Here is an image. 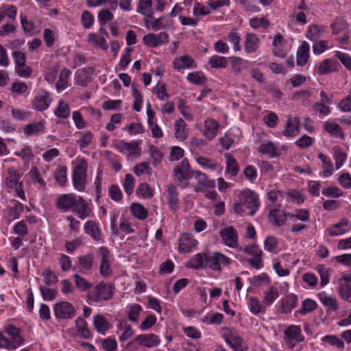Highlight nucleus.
Returning a JSON list of instances; mask_svg holds the SVG:
<instances>
[{
  "label": "nucleus",
  "mask_w": 351,
  "mask_h": 351,
  "mask_svg": "<svg viewBox=\"0 0 351 351\" xmlns=\"http://www.w3.org/2000/svg\"><path fill=\"white\" fill-rule=\"evenodd\" d=\"M337 291L343 300L351 302V286L341 284L338 287Z\"/></svg>",
  "instance_id": "864d4df0"
},
{
  "label": "nucleus",
  "mask_w": 351,
  "mask_h": 351,
  "mask_svg": "<svg viewBox=\"0 0 351 351\" xmlns=\"http://www.w3.org/2000/svg\"><path fill=\"white\" fill-rule=\"evenodd\" d=\"M349 221L346 219H342L339 223H337L328 228V233L330 236L335 237L343 234L347 232L345 227L348 226Z\"/></svg>",
  "instance_id": "a878e982"
},
{
  "label": "nucleus",
  "mask_w": 351,
  "mask_h": 351,
  "mask_svg": "<svg viewBox=\"0 0 351 351\" xmlns=\"http://www.w3.org/2000/svg\"><path fill=\"white\" fill-rule=\"evenodd\" d=\"M53 311L57 318L63 319L73 318L76 313L74 306L68 302H61L56 304Z\"/></svg>",
  "instance_id": "0eeeda50"
},
{
  "label": "nucleus",
  "mask_w": 351,
  "mask_h": 351,
  "mask_svg": "<svg viewBox=\"0 0 351 351\" xmlns=\"http://www.w3.org/2000/svg\"><path fill=\"white\" fill-rule=\"evenodd\" d=\"M166 4L165 0H139L136 11L145 16L152 18L154 10L162 12Z\"/></svg>",
  "instance_id": "7ed1b4c3"
},
{
  "label": "nucleus",
  "mask_w": 351,
  "mask_h": 351,
  "mask_svg": "<svg viewBox=\"0 0 351 351\" xmlns=\"http://www.w3.org/2000/svg\"><path fill=\"white\" fill-rule=\"evenodd\" d=\"M322 341L323 342L328 343L331 346L340 349H343L344 348V343L343 341L335 335H326L322 339Z\"/></svg>",
  "instance_id": "5fc2aeb1"
},
{
  "label": "nucleus",
  "mask_w": 351,
  "mask_h": 351,
  "mask_svg": "<svg viewBox=\"0 0 351 351\" xmlns=\"http://www.w3.org/2000/svg\"><path fill=\"white\" fill-rule=\"evenodd\" d=\"M324 128L325 130L331 135L340 137L341 138L344 137L341 128L337 123L327 121L325 123Z\"/></svg>",
  "instance_id": "ea45409f"
},
{
  "label": "nucleus",
  "mask_w": 351,
  "mask_h": 351,
  "mask_svg": "<svg viewBox=\"0 0 351 351\" xmlns=\"http://www.w3.org/2000/svg\"><path fill=\"white\" fill-rule=\"evenodd\" d=\"M44 128L45 126L43 121L29 123L24 128V132L27 135H32L43 131Z\"/></svg>",
  "instance_id": "c03bdc74"
},
{
  "label": "nucleus",
  "mask_w": 351,
  "mask_h": 351,
  "mask_svg": "<svg viewBox=\"0 0 351 351\" xmlns=\"http://www.w3.org/2000/svg\"><path fill=\"white\" fill-rule=\"evenodd\" d=\"M300 121L299 118L289 117L287 123L283 131V135L291 137L299 134V127Z\"/></svg>",
  "instance_id": "4468645a"
},
{
  "label": "nucleus",
  "mask_w": 351,
  "mask_h": 351,
  "mask_svg": "<svg viewBox=\"0 0 351 351\" xmlns=\"http://www.w3.org/2000/svg\"><path fill=\"white\" fill-rule=\"evenodd\" d=\"M208 63L212 68L219 69L226 68L228 62L224 57L214 56L210 58Z\"/></svg>",
  "instance_id": "37998d69"
},
{
  "label": "nucleus",
  "mask_w": 351,
  "mask_h": 351,
  "mask_svg": "<svg viewBox=\"0 0 351 351\" xmlns=\"http://www.w3.org/2000/svg\"><path fill=\"white\" fill-rule=\"evenodd\" d=\"M136 193L144 198H151L154 195L153 191L147 183H141L136 189Z\"/></svg>",
  "instance_id": "603ef678"
},
{
  "label": "nucleus",
  "mask_w": 351,
  "mask_h": 351,
  "mask_svg": "<svg viewBox=\"0 0 351 351\" xmlns=\"http://www.w3.org/2000/svg\"><path fill=\"white\" fill-rule=\"evenodd\" d=\"M51 101L49 93L46 90H40L34 97L33 108L38 111L45 110L49 108Z\"/></svg>",
  "instance_id": "9d476101"
},
{
  "label": "nucleus",
  "mask_w": 351,
  "mask_h": 351,
  "mask_svg": "<svg viewBox=\"0 0 351 351\" xmlns=\"http://www.w3.org/2000/svg\"><path fill=\"white\" fill-rule=\"evenodd\" d=\"M228 40L234 45V49L237 51L241 50V46L239 45L240 43V36L236 32L235 29H232L228 36Z\"/></svg>",
  "instance_id": "e2e57ef3"
},
{
  "label": "nucleus",
  "mask_w": 351,
  "mask_h": 351,
  "mask_svg": "<svg viewBox=\"0 0 351 351\" xmlns=\"http://www.w3.org/2000/svg\"><path fill=\"white\" fill-rule=\"evenodd\" d=\"M309 49L308 44L304 41L297 52V64L298 66H304L306 64L309 57Z\"/></svg>",
  "instance_id": "5701e85b"
},
{
  "label": "nucleus",
  "mask_w": 351,
  "mask_h": 351,
  "mask_svg": "<svg viewBox=\"0 0 351 351\" xmlns=\"http://www.w3.org/2000/svg\"><path fill=\"white\" fill-rule=\"evenodd\" d=\"M88 164L85 159H79L74 167L72 180L74 188L78 191H83L86 185Z\"/></svg>",
  "instance_id": "f257e3e1"
},
{
  "label": "nucleus",
  "mask_w": 351,
  "mask_h": 351,
  "mask_svg": "<svg viewBox=\"0 0 351 351\" xmlns=\"http://www.w3.org/2000/svg\"><path fill=\"white\" fill-rule=\"evenodd\" d=\"M76 197L72 193L61 195L56 200L57 208L64 212L71 210Z\"/></svg>",
  "instance_id": "ddd939ff"
},
{
  "label": "nucleus",
  "mask_w": 351,
  "mask_h": 351,
  "mask_svg": "<svg viewBox=\"0 0 351 351\" xmlns=\"http://www.w3.org/2000/svg\"><path fill=\"white\" fill-rule=\"evenodd\" d=\"M71 210L80 219H84L91 215V209L88 204L81 196L76 197Z\"/></svg>",
  "instance_id": "1a4fd4ad"
},
{
  "label": "nucleus",
  "mask_w": 351,
  "mask_h": 351,
  "mask_svg": "<svg viewBox=\"0 0 351 351\" xmlns=\"http://www.w3.org/2000/svg\"><path fill=\"white\" fill-rule=\"evenodd\" d=\"M70 75V71L67 69H64L60 73L59 80L56 84L58 89H64L67 86L68 79Z\"/></svg>",
  "instance_id": "3c124183"
},
{
  "label": "nucleus",
  "mask_w": 351,
  "mask_h": 351,
  "mask_svg": "<svg viewBox=\"0 0 351 351\" xmlns=\"http://www.w3.org/2000/svg\"><path fill=\"white\" fill-rule=\"evenodd\" d=\"M193 63V60L189 56H181L173 61L174 68L177 70L192 68Z\"/></svg>",
  "instance_id": "bb28decb"
},
{
  "label": "nucleus",
  "mask_w": 351,
  "mask_h": 351,
  "mask_svg": "<svg viewBox=\"0 0 351 351\" xmlns=\"http://www.w3.org/2000/svg\"><path fill=\"white\" fill-rule=\"evenodd\" d=\"M174 180L178 185L185 188L189 185V180L191 178L192 174L189 171H182L180 168H175L173 170Z\"/></svg>",
  "instance_id": "a211bd4d"
},
{
  "label": "nucleus",
  "mask_w": 351,
  "mask_h": 351,
  "mask_svg": "<svg viewBox=\"0 0 351 351\" xmlns=\"http://www.w3.org/2000/svg\"><path fill=\"white\" fill-rule=\"evenodd\" d=\"M93 325L96 330L103 335L109 329V323L107 319L99 314L94 317Z\"/></svg>",
  "instance_id": "c85d7f7f"
},
{
  "label": "nucleus",
  "mask_w": 351,
  "mask_h": 351,
  "mask_svg": "<svg viewBox=\"0 0 351 351\" xmlns=\"http://www.w3.org/2000/svg\"><path fill=\"white\" fill-rule=\"evenodd\" d=\"M206 261H208V267L213 270H221V264L227 266L231 263V260L220 252L207 254Z\"/></svg>",
  "instance_id": "6e6552de"
},
{
  "label": "nucleus",
  "mask_w": 351,
  "mask_h": 351,
  "mask_svg": "<svg viewBox=\"0 0 351 351\" xmlns=\"http://www.w3.org/2000/svg\"><path fill=\"white\" fill-rule=\"evenodd\" d=\"M318 297L321 302L326 307L331 308L333 311H336L339 308L337 299L330 295H327L326 293H320Z\"/></svg>",
  "instance_id": "7c9ffc66"
},
{
  "label": "nucleus",
  "mask_w": 351,
  "mask_h": 351,
  "mask_svg": "<svg viewBox=\"0 0 351 351\" xmlns=\"http://www.w3.org/2000/svg\"><path fill=\"white\" fill-rule=\"evenodd\" d=\"M88 41L91 44H95V46L100 47L103 50H106L108 48V45L104 38H97V35L90 33L88 36Z\"/></svg>",
  "instance_id": "a18cd8bd"
},
{
  "label": "nucleus",
  "mask_w": 351,
  "mask_h": 351,
  "mask_svg": "<svg viewBox=\"0 0 351 351\" xmlns=\"http://www.w3.org/2000/svg\"><path fill=\"white\" fill-rule=\"evenodd\" d=\"M219 235L226 245L230 247H235L237 245L238 235L233 227L230 226L221 230Z\"/></svg>",
  "instance_id": "9b49d317"
},
{
  "label": "nucleus",
  "mask_w": 351,
  "mask_h": 351,
  "mask_svg": "<svg viewBox=\"0 0 351 351\" xmlns=\"http://www.w3.org/2000/svg\"><path fill=\"white\" fill-rule=\"evenodd\" d=\"M258 152L263 154H268L270 157L274 158L279 155L278 148L272 142L261 144L258 148Z\"/></svg>",
  "instance_id": "473e14b6"
},
{
  "label": "nucleus",
  "mask_w": 351,
  "mask_h": 351,
  "mask_svg": "<svg viewBox=\"0 0 351 351\" xmlns=\"http://www.w3.org/2000/svg\"><path fill=\"white\" fill-rule=\"evenodd\" d=\"M186 78L189 81L195 84H202L206 81L205 75L199 72L189 73Z\"/></svg>",
  "instance_id": "4d7b16f0"
},
{
  "label": "nucleus",
  "mask_w": 351,
  "mask_h": 351,
  "mask_svg": "<svg viewBox=\"0 0 351 351\" xmlns=\"http://www.w3.org/2000/svg\"><path fill=\"white\" fill-rule=\"evenodd\" d=\"M239 200L243 206L251 210L250 215L253 216L259 207L258 195L250 189L242 191L239 195Z\"/></svg>",
  "instance_id": "423d86ee"
},
{
  "label": "nucleus",
  "mask_w": 351,
  "mask_h": 351,
  "mask_svg": "<svg viewBox=\"0 0 351 351\" xmlns=\"http://www.w3.org/2000/svg\"><path fill=\"white\" fill-rule=\"evenodd\" d=\"M112 297V287L108 284L99 283L87 293V299L90 302L107 301Z\"/></svg>",
  "instance_id": "20e7f679"
},
{
  "label": "nucleus",
  "mask_w": 351,
  "mask_h": 351,
  "mask_svg": "<svg viewBox=\"0 0 351 351\" xmlns=\"http://www.w3.org/2000/svg\"><path fill=\"white\" fill-rule=\"evenodd\" d=\"M193 174L195 176V179L197 181V183H199V184H202V186H204L205 188H208V189L215 188V181L212 180H209L205 173L197 171L193 172Z\"/></svg>",
  "instance_id": "72a5a7b5"
},
{
  "label": "nucleus",
  "mask_w": 351,
  "mask_h": 351,
  "mask_svg": "<svg viewBox=\"0 0 351 351\" xmlns=\"http://www.w3.org/2000/svg\"><path fill=\"white\" fill-rule=\"evenodd\" d=\"M321 36V30L317 25H311L306 33V36L311 40H315Z\"/></svg>",
  "instance_id": "bf43d9fd"
},
{
  "label": "nucleus",
  "mask_w": 351,
  "mask_h": 351,
  "mask_svg": "<svg viewBox=\"0 0 351 351\" xmlns=\"http://www.w3.org/2000/svg\"><path fill=\"white\" fill-rule=\"evenodd\" d=\"M221 334L225 341L234 351H244L245 349L243 339L232 329L223 328L221 330Z\"/></svg>",
  "instance_id": "39448f33"
},
{
  "label": "nucleus",
  "mask_w": 351,
  "mask_h": 351,
  "mask_svg": "<svg viewBox=\"0 0 351 351\" xmlns=\"http://www.w3.org/2000/svg\"><path fill=\"white\" fill-rule=\"evenodd\" d=\"M134 186V178L131 174H127L123 182V187L128 195L132 193Z\"/></svg>",
  "instance_id": "680f3d73"
},
{
  "label": "nucleus",
  "mask_w": 351,
  "mask_h": 351,
  "mask_svg": "<svg viewBox=\"0 0 351 351\" xmlns=\"http://www.w3.org/2000/svg\"><path fill=\"white\" fill-rule=\"evenodd\" d=\"M219 124L214 119H207L204 122V134L208 139L214 138L217 132Z\"/></svg>",
  "instance_id": "393cba45"
},
{
  "label": "nucleus",
  "mask_w": 351,
  "mask_h": 351,
  "mask_svg": "<svg viewBox=\"0 0 351 351\" xmlns=\"http://www.w3.org/2000/svg\"><path fill=\"white\" fill-rule=\"evenodd\" d=\"M250 25L254 29H256L260 27H262L263 28H267L269 25V21L265 16L261 17V19L254 17V18L250 19Z\"/></svg>",
  "instance_id": "6e6d98bb"
},
{
  "label": "nucleus",
  "mask_w": 351,
  "mask_h": 351,
  "mask_svg": "<svg viewBox=\"0 0 351 351\" xmlns=\"http://www.w3.org/2000/svg\"><path fill=\"white\" fill-rule=\"evenodd\" d=\"M134 342L137 344L147 348H152L158 346L160 340L155 334L139 335L134 339Z\"/></svg>",
  "instance_id": "f8f14e48"
},
{
  "label": "nucleus",
  "mask_w": 351,
  "mask_h": 351,
  "mask_svg": "<svg viewBox=\"0 0 351 351\" xmlns=\"http://www.w3.org/2000/svg\"><path fill=\"white\" fill-rule=\"evenodd\" d=\"M78 261L82 267L84 269L90 270L93 265V256L89 254L86 256H79Z\"/></svg>",
  "instance_id": "13d9d810"
},
{
  "label": "nucleus",
  "mask_w": 351,
  "mask_h": 351,
  "mask_svg": "<svg viewBox=\"0 0 351 351\" xmlns=\"http://www.w3.org/2000/svg\"><path fill=\"white\" fill-rule=\"evenodd\" d=\"M338 65V62L330 59H326L319 63L317 69V73L321 75L335 72L337 70Z\"/></svg>",
  "instance_id": "f3484780"
},
{
  "label": "nucleus",
  "mask_w": 351,
  "mask_h": 351,
  "mask_svg": "<svg viewBox=\"0 0 351 351\" xmlns=\"http://www.w3.org/2000/svg\"><path fill=\"white\" fill-rule=\"evenodd\" d=\"M318 158L322 160L323 163V176L324 177L330 176L333 173V165L330 159L323 153H319L318 154Z\"/></svg>",
  "instance_id": "f704fd0d"
},
{
  "label": "nucleus",
  "mask_w": 351,
  "mask_h": 351,
  "mask_svg": "<svg viewBox=\"0 0 351 351\" xmlns=\"http://www.w3.org/2000/svg\"><path fill=\"white\" fill-rule=\"evenodd\" d=\"M131 211L135 217L141 220L145 219L148 216L147 210L140 204L133 203L131 205Z\"/></svg>",
  "instance_id": "4c0bfd02"
},
{
  "label": "nucleus",
  "mask_w": 351,
  "mask_h": 351,
  "mask_svg": "<svg viewBox=\"0 0 351 351\" xmlns=\"http://www.w3.org/2000/svg\"><path fill=\"white\" fill-rule=\"evenodd\" d=\"M260 40L253 33H247L245 37L244 48L247 53L256 52L259 47Z\"/></svg>",
  "instance_id": "dca6fc26"
},
{
  "label": "nucleus",
  "mask_w": 351,
  "mask_h": 351,
  "mask_svg": "<svg viewBox=\"0 0 351 351\" xmlns=\"http://www.w3.org/2000/svg\"><path fill=\"white\" fill-rule=\"evenodd\" d=\"M186 123L182 119H178L175 123V136L180 141L185 140L188 136Z\"/></svg>",
  "instance_id": "cd10ccee"
},
{
  "label": "nucleus",
  "mask_w": 351,
  "mask_h": 351,
  "mask_svg": "<svg viewBox=\"0 0 351 351\" xmlns=\"http://www.w3.org/2000/svg\"><path fill=\"white\" fill-rule=\"evenodd\" d=\"M77 332L80 336L86 339L90 338L91 333L88 328V323L83 318L79 317L75 320Z\"/></svg>",
  "instance_id": "c756f323"
},
{
  "label": "nucleus",
  "mask_w": 351,
  "mask_h": 351,
  "mask_svg": "<svg viewBox=\"0 0 351 351\" xmlns=\"http://www.w3.org/2000/svg\"><path fill=\"white\" fill-rule=\"evenodd\" d=\"M76 287L82 291H85L91 288L92 284L78 274L73 276Z\"/></svg>",
  "instance_id": "09e8293b"
},
{
  "label": "nucleus",
  "mask_w": 351,
  "mask_h": 351,
  "mask_svg": "<svg viewBox=\"0 0 351 351\" xmlns=\"http://www.w3.org/2000/svg\"><path fill=\"white\" fill-rule=\"evenodd\" d=\"M332 34L339 35L348 31V25L343 21H338L331 24Z\"/></svg>",
  "instance_id": "8fccbe9b"
},
{
  "label": "nucleus",
  "mask_w": 351,
  "mask_h": 351,
  "mask_svg": "<svg viewBox=\"0 0 351 351\" xmlns=\"http://www.w3.org/2000/svg\"><path fill=\"white\" fill-rule=\"evenodd\" d=\"M54 177L56 182L60 186H64L66 181V167L65 166H60L55 171Z\"/></svg>",
  "instance_id": "49530a36"
},
{
  "label": "nucleus",
  "mask_w": 351,
  "mask_h": 351,
  "mask_svg": "<svg viewBox=\"0 0 351 351\" xmlns=\"http://www.w3.org/2000/svg\"><path fill=\"white\" fill-rule=\"evenodd\" d=\"M108 192L111 199L114 201L119 202L122 199V192L117 185H111L108 189Z\"/></svg>",
  "instance_id": "338daca9"
},
{
  "label": "nucleus",
  "mask_w": 351,
  "mask_h": 351,
  "mask_svg": "<svg viewBox=\"0 0 351 351\" xmlns=\"http://www.w3.org/2000/svg\"><path fill=\"white\" fill-rule=\"evenodd\" d=\"M168 191V203L172 210H176L178 207V197L176 186L171 184L167 186Z\"/></svg>",
  "instance_id": "2f4dec72"
},
{
  "label": "nucleus",
  "mask_w": 351,
  "mask_h": 351,
  "mask_svg": "<svg viewBox=\"0 0 351 351\" xmlns=\"http://www.w3.org/2000/svg\"><path fill=\"white\" fill-rule=\"evenodd\" d=\"M278 297V291L276 287H271L264 292L263 303L265 306L270 305Z\"/></svg>",
  "instance_id": "58836bf2"
},
{
  "label": "nucleus",
  "mask_w": 351,
  "mask_h": 351,
  "mask_svg": "<svg viewBox=\"0 0 351 351\" xmlns=\"http://www.w3.org/2000/svg\"><path fill=\"white\" fill-rule=\"evenodd\" d=\"M14 205L9 208L8 215L12 219H18L23 211V205L15 200L12 201Z\"/></svg>",
  "instance_id": "de8ad7c7"
},
{
  "label": "nucleus",
  "mask_w": 351,
  "mask_h": 351,
  "mask_svg": "<svg viewBox=\"0 0 351 351\" xmlns=\"http://www.w3.org/2000/svg\"><path fill=\"white\" fill-rule=\"evenodd\" d=\"M226 173H230L232 176L238 174L239 167L237 160L229 154H226Z\"/></svg>",
  "instance_id": "e433bc0d"
},
{
  "label": "nucleus",
  "mask_w": 351,
  "mask_h": 351,
  "mask_svg": "<svg viewBox=\"0 0 351 351\" xmlns=\"http://www.w3.org/2000/svg\"><path fill=\"white\" fill-rule=\"evenodd\" d=\"M316 270L319 273L321 278V286L324 287L329 282V276L331 269L325 267L323 265H318L316 267Z\"/></svg>",
  "instance_id": "79ce46f5"
},
{
  "label": "nucleus",
  "mask_w": 351,
  "mask_h": 351,
  "mask_svg": "<svg viewBox=\"0 0 351 351\" xmlns=\"http://www.w3.org/2000/svg\"><path fill=\"white\" fill-rule=\"evenodd\" d=\"M197 241L187 235H184L180 239L178 250L182 253L190 252L195 247Z\"/></svg>",
  "instance_id": "412c9836"
},
{
  "label": "nucleus",
  "mask_w": 351,
  "mask_h": 351,
  "mask_svg": "<svg viewBox=\"0 0 351 351\" xmlns=\"http://www.w3.org/2000/svg\"><path fill=\"white\" fill-rule=\"evenodd\" d=\"M99 254L101 256V263L100 265V274L103 276H108L111 273L109 260V251L106 247H102L99 248Z\"/></svg>",
  "instance_id": "2eb2a0df"
},
{
  "label": "nucleus",
  "mask_w": 351,
  "mask_h": 351,
  "mask_svg": "<svg viewBox=\"0 0 351 351\" xmlns=\"http://www.w3.org/2000/svg\"><path fill=\"white\" fill-rule=\"evenodd\" d=\"M206 255L207 254H205L204 256H203L202 254H197L194 255L187 263L186 267L195 269L208 267V261H206Z\"/></svg>",
  "instance_id": "6ab92c4d"
},
{
  "label": "nucleus",
  "mask_w": 351,
  "mask_h": 351,
  "mask_svg": "<svg viewBox=\"0 0 351 351\" xmlns=\"http://www.w3.org/2000/svg\"><path fill=\"white\" fill-rule=\"evenodd\" d=\"M84 231L95 241H97L101 239V232L99 229L98 224L94 221H88L85 223Z\"/></svg>",
  "instance_id": "b1692460"
},
{
  "label": "nucleus",
  "mask_w": 351,
  "mask_h": 351,
  "mask_svg": "<svg viewBox=\"0 0 351 351\" xmlns=\"http://www.w3.org/2000/svg\"><path fill=\"white\" fill-rule=\"evenodd\" d=\"M335 56L342 62V64L348 69L351 70V58L349 55L340 51H337Z\"/></svg>",
  "instance_id": "774afa93"
},
{
  "label": "nucleus",
  "mask_w": 351,
  "mask_h": 351,
  "mask_svg": "<svg viewBox=\"0 0 351 351\" xmlns=\"http://www.w3.org/2000/svg\"><path fill=\"white\" fill-rule=\"evenodd\" d=\"M54 114L58 117L62 119L67 118L70 114V108L69 105L63 100H60L57 108L54 111Z\"/></svg>",
  "instance_id": "a19ab883"
},
{
  "label": "nucleus",
  "mask_w": 351,
  "mask_h": 351,
  "mask_svg": "<svg viewBox=\"0 0 351 351\" xmlns=\"http://www.w3.org/2000/svg\"><path fill=\"white\" fill-rule=\"evenodd\" d=\"M151 173V169L147 162H142L136 165L134 168V173L137 176H140L144 173Z\"/></svg>",
  "instance_id": "0e129e2a"
},
{
  "label": "nucleus",
  "mask_w": 351,
  "mask_h": 351,
  "mask_svg": "<svg viewBox=\"0 0 351 351\" xmlns=\"http://www.w3.org/2000/svg\"><path fill=\"white\" fill-rule=\"evenodd\" d=\"M93 72L94 69L92 67L81 70L77 75V84L82 86L87 85Z\"/></svg>",
  "instance_id": "c9c22d12"
},
{
  "label": "nucleus",
  "mask_w": 351,
  "mask_h": 351,
  "mask_svg": "<svg viewBox=\"0 0 351 351\" xmlns=\"http://www.w3.org/2000/svg\"><path fill=\"white\" fill-rule=\"evenodd\" d=\"M21 177V175L15 169L10 167L7 170V174L4 179V184L10 189H14L16 195L21 199H25V195L23 182L20 181Z\"/></svg>",
  "instance_id": "f03ea898"
},
{
  "label": "nucleus",
  "mask_w": 351,
  "mask_h": 351,
  "mask_svg": "<svg viewBox=\"0 0 351 351\" xmlns=\"http://www.w3.org/2000/svg\"><path fill=\"white\" fill-rule=\"evenodd\" d=\"M297 299L294 295H290L286 298V299L282 301V306L283 308L284 311L288 312L291 311L293 308H294L296 306Z\"/></svg>",
  "instance_id": "052dcab7"
},
{
  "label": "nucleus",
  "mask_w": 351,
  "mask_h": 351,
  "mask_svg": "<svg viewBox=\"0 0 351 351\" xmlns=\"http://www.w3.org/2000/svg\"><path fill=\"white\" fill-rule=\"evenodd\" d=\"M154 92L156 94L158 98L160 100H164L165 98L169 97V95L165 90V85L164 83L158 82V84L154 88Z\"/></svg>",
  "instance_id": "69168bd1"
},
{
  "label": "nucleus",
  "mask_w": 351,
  "mask_h": 351,
  "mask_svg": "<svg viewBox=\"0 0 351 351\" xmlns=\"http://www.w3.org/2000/svg\"><path fill=\"white\" fill-rule=\"evenodd\" d=\"M284 333L285 337L295 339V342H302L304 340V337L302 334L301 328L298 326H289L285 330Z\"/></svg>",
  "instance_id": "4be33fe9"
},
{
  "label": "nucleus",
  "mask_w": 351,
  "mask_h": 351,
  "mask_svg": "<svg viewBox=\"0 0 351 351\" xmlns=\"http://www.w3.org/2000/svg\"><path fill=\"white\" fill-rule=\"evenodd\" d=\"M269 221L276 226H281L286 223L287 214L281 213L278 208H273L269 213Z\"/></svg>",
  "instance_id": "aec40b11"
}]
</instances>
